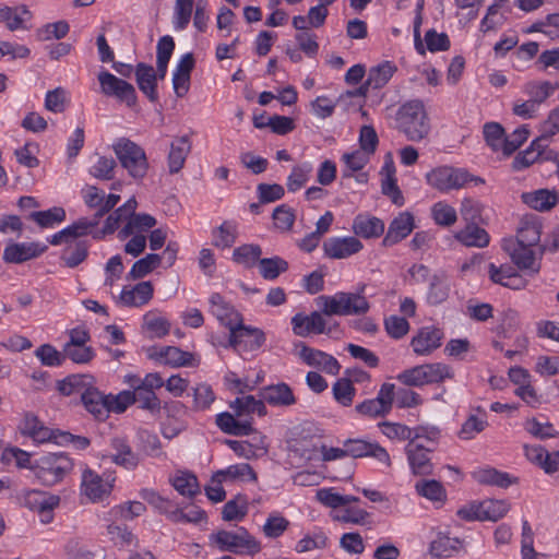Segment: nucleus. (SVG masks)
I'll use <instances>...</instances> for the list:
<instances>
[{
	"label": "nucleus",
	"instance_id": "obj_46",
	"mask_svg": "<svg viewBox=\"0 0 559 559\" xmlns=\"http://www.w3.org/2000/svg\"><path fill=\"white\" fill-rule=\"evenodd\" d=\"M450 286L447 280L439 275L431 277L427 293V302L431 306H438L449 297Z\"/></svg>",
	"mask_w": 559,
	"mask_h": 559
},
{
	"label": "nucleus",
	"instance_id": "obj_42",
	"mask_svg": "<svg viewBox=\"0 0 559 559\" xmlns=\"http://www.w3.org/2000/svg\"><path fill=\"white\" fill-rule=\"evenodd\" d=\"M131 386L133 388L134 403H136L140 408L148 411L152 414L159 413L160 400L154 391L142 388L134 382H131Z\"/></svg>",
	"mask_w": 559,
	"mask_h": 559
},
{
	"label": "nucleus",
	"instance_id": "obj_26",
	"mask_svg": "<svg viewBox=\"0 0 559 559\" xmlns=\"http://www.w3.org/2000/svg\"><path fill=\"white\" fill-rule=\"evenodd\" d=\"M414 218L409 212L401 213L389 226L382 240L384 247H391L406 238L414 229Z\"/></svg>",
	"mask_w": 559,
	"mask_h": 559
},
{
	"label": "nucleus",
	"instance_id": "obj_47",
	"mask_svg": "<svg viewBox=\"0 0 559 559\" xmlns=\"http://www.w3.org/2000/svg\"><path fill=\"white\" fill-rule=\"evenodd\" d=\"M479 508L483 521L496 522L507 514L510 504L506 500L488 499L479 502Z\"/></svg>",
	"mask_w": 559,
	"mask_h": 559
},
{
	"label": "nucleus",
	"instance_id": "obj_64",
	"mask_svg": "<svg viewBox=\"0 0 559 559\" xmlns=\"http://www.w3.org/2000/svg\"><path fill=\"white\" fill-rule=\"evenodd\" d=\"M539 136L537 142L542 140H551V138L559 132V106L552 109L547 120H545L539 128Z\"/></svg>",
	"mask_w": 559,
	"mask_h": 559
},
{
	"label": "nucleus",
	"instance_id": "obj_23",
	"mask_svg": "<svg viewBox=\"0 0 559 559\" xmlns=\"http://www.w3.org/2000/svg\"><path fill=\"white\" fill-rule=\"evenodd\" d=\"M135 81L139 90L147 97V99L156 104L159 100L158 92H157V83L156 76L154 74V68L151 64L139 62L135 66Z\"/></svg>",
	"mask_w": 559,
	"mask_h": 559
},
{
	"label": "nucleus",
	"instance_id": "obj_62",
	"mask_svg": "<svg viewBox=\"0 0 559 559\" xmlns=\"http://www.w3.org/2000/svg\"><path fill=\"white\" fill-rule=\"evenodd\" d=\"M193 0H176L174 24L176 29H185L191 19Z\"/></svg>",
	"mask_w": 559,
	"mask_h": 559
},
{
	"label": "nucleus",
	"instance_id": "obj_20",
	"mask_svg": "<svg viewBox=\"0 0 559 559\" xmlns=\"http://www.w3.org/2000/svg\"><path fill=\"white\" fill-rule=\"evenodd\" d=\"M114 480L115 478L111 481L104 480L97 473L86 468L82 475V491L92 501L102 500L110 493Z\"/></svg>",
	"mask_w": 559,
	"mask_h": 559
},
{
	"label": "nucleus",
	"instance_id": "obj_60",
	"mask_svg": "<svg viewBox=\"0 0 559 559\" xmlns=\"http://www.w3.org/2000/svg\"><path fill=\"white\" fill-rule=\"evenodd\" d=\"M289 521L278 513H272L263 525V533L269 538H277L288 528Z\"/></svg>",
	"mask_w": 559,
	"mask_h": 559
},
{
	"label": "nucleus",
	"instance_id": "obj_9",
	"mask_svg": "<svg viewBox=\"0 0 559 559\" xmlns=\"http://www.w3.org/2000/svg\"><path fill=\"white\" fill-rule=\"evenodd\" d=\"M296 355L308 366L316 367L329 374H337L341 369V365L332 355L309 347L304 342L295 344Z\"/></svg>",
	"mask_w": 559,
	"mask_h": 559
},
{
	"label": "nucleus",
	"instance_id": "obj_56",
	"mask_svg": "<svg viewBox=\"0 0 559 559\" xmlns=\"http://www.w3.org/2000/svg\"><path fill=\"white\" fill-rule=\"evenodd\" d=\"M332 392L338 404L343 406H350L356 394V389L350 383V380L341 378L333 384Z\"/></svg>",
	"mask_w": 559,
	"mask_h": 559
},
{
	"label": "nucleus",
	"instance_id": "obj_57",
	"mask_svg": "<svg viewBox=\"0 0 559 559\" xmlns=\"http://www.w3.org/2000/svg\"><path fill=\"white\" fill-rule=\"evenodd\" d=\"M382 427V432L390 439H399V440H418L420 435L416 432L413 435V429L399 423H382L380 425Z\"/></svg>",
	"mask_w": 559,
	"mask_h": 559
},
{
	"label": "nucleus",
	"instance_id": "obj_18",
	"mask_svg": "<svg viewBox=\"0 0 559 559\" xmlns=\"http://www.w3.org/2000/svg\"><path fill=\"white\" fill-rule=\"evenodd\" d=\"M265 334L262 330L246 326L241 323L230 326L229 345L237 348L241 343H247L251 350L259 349L265 343Z\"/></svg>",
	"mask_w": 559,
	"mask_h": 559
},
{
	"label": "nucleus",
	"instance_id": "obj_51",
	"mask_svg": "<svg viewBox=\"0 0 559 559\" xmlns=\"http://www.w3.org/2000/svg\"><path fill=\"white\" fill-rule=\"evenodd\" d=\"M171 484L174 488L182 496L193 497L200 491L199 483L197 477L191 473H179L177 474Z\"/></svg>",
	"mask_w": 559,
	"mask_h": 559
},
{
	"label": "nucleus",
	"instance_id": "obj_59",
	"mask_svg": "<svg viewBox=\"0 0 559 559\" xmlns=\"http://www.w3.org/2000/svg\"><path fill=\"white\" fill-rule=\"evenodd\" d=\"M484 138L493 151H503L504 129L498 122H487L484 126Z\"/></svg>",
	"mask_w": 559,
	"mask_h": 559
},
{
	"label": "nucleus",
	"instance_id": "obj_61",
	"mask_svg": "<svg viewBox=\"0 0 559 559\" xmlns=\"http://www.w3.org/2000/svg\"><path fill=\"white\" fill-rule=\"evenodd\" d=\"M37 152V143L27 142L22 147L16 148L14 155L19 164L27 168H35L39 165V159L36 157Z\"/></svg>",
	"mask_w": 559,
	"mask_h": 559
},
{
	"label": "nucleus",
	"instance_id": "obj_36",
	"mask_svg": "<svg viewBox=\"0 0 559 559\" xmlns=\"http://www.w3.org/2000/svg\"><path fill=\"white\" fill-rule=\"evenodd\" d=\"M462 547L459 538H452L448 535L438 534L430 543L429 552L437 558H449L457 552Z\"/></svg>",
	"mask_w": 559,
	"mask_h": 559
},
{
	"label": "nucleus",
	"instance_id": "obj_45",
	"mask_svg": "<svg viewBox=\"0 0 559 559\" xmlns=\"http://www.w3.org/2000/svg\"><path fill=\"white\" fill-rule=\"evenodd\" d=\"M288 263L281 257L264 258L259 261L260 274L264 280L273 281L286 272Z\"/></svg>",
	"mask_w": 559,
	"mask_h": 559
},
{
	"label": "nucleus",
	"instance_id": "obj_41",
	"mask_svg": "<svg viewBox=\"0 0 559 559\" xmlns=\"http://www.w3.org/2000/svg\"><path fill=\"white\" fill-rule=\"evenodd\" d=\"M157 356L164 360V364L171 367L192 366L194 359L193 354L176 346L162 347Z\"/></svg>",
	"mask_w": 559,
	"mask_h": 559
},
{
	"label": "nucleus",
	"instance_id": "obj_21",
	"mask_svg": "<svg viewBox=\"0 0 559 559\" xmlns=\"http://www.w3.org/2000/svg\"><path fill=\"white\" fill-rule=\"evenodd\" d=\"M47 249L36 242H16L8 245L3 251V260L7 263H23L27 260L39 257Z\"/></svg>",
	"mask_w": 559,
	"mask_h": 559
},
{
	"label": "nucleus",
	"instance_id": "obj_53",
	"mask_svg": "<svg viewBox=\"0 0 559 559\" xmlns=\"http://www.w3.org/2000/svg\"><path fill=\"white\" fill-rule=\"evenodd\" d=\"M88 255V247L84 241H78L75 242L74 247H67L62 254L61 260L64 262V264L74 269L81 263H83Z\"/></svg>",
	"mask_w": 559,
	"mask_h": 559
},
{
	"label": "nucleus",
	"instance_id": "obj_43",
	"mask_svg": "<svg viewBox=\"0 0 559 559\" xmlns=\"http://www.w3.org/2000/svg\"><path fill=\"white\" fill-rule=\"evenodd\" d=\"M211 312L221 321L222 324L230 330V326H236L233 323L231 316H237L234 309L225 302L223 296L218 293H213L210 297Z\"/></svg>",
	"mask_w": 559,
	"mask_h": 559
},
{
	"label": "nucleus",
	"instance_id": "obj_37",
	"mask_svg": "<svg viewBox=\"0 0 559 559\" xmlns=\"http://www.w3.org/2000/svg\"><path fill=\"white\" fill-rule=\"evenodd\" d=\"M397 68L391 61H383L369 70L367 85L372 90L382 88L396 72Z\"/></svg>",
	"mask_w": 559,
	"mask_h": 559
},
{
	"label": "nucleus",
	"instance_id": "obj_32",
	"mask_svg": "<svg viewBox=\"0 0 559 559\" xmlns=\"http://www.w3.org/2000/svg\"><path fill=\"white\" fill-rule=\"evenodd\" d=\"M265 401L263 399H255L253 395H246L237 397L230 407L236 413L237 417L251 416V414H258L259 416L266 415Z\"/></svg>",
	"mask_w": 559,
	"mask_h": 559
},
{
	"label": "nucleus",
	"instance_id": "obj_49",
	"mask_svg": "<svg viewBox=\"0 0 559 559\" xmlns=\"http://www.w3.org/2000/svg\"><path fill=\"white\" fill-rule=\"evenodd\" d=\"M248 512V502L245 496L237 495L234 499L225 503L222 511L224 521L242 520Z\"/></svg>",
	"mask_w": 559,
	"mask_h": 559
},
{
	"label": "nucleus",
	"instance_id": "obj_52",
	"mask_svg": "<svg viewBox=\"0 0 559 559\" xmlns=\"http://www.w3.org/2000/svg\"><path fill=\"white\" fill-rule=\"evenodd\" d=\"M248 477L250 480H257V474L253 471V468L247 464H237V465H230L224 471H218L214 475V480H217V483H222L223 480L230 478H243Z\"/></svg>",
	"mask_w": 559,
	"mask_h": 559
},
{
	"label": "nucleus",
	"instance_id": "obj_31",
	"mask_svg": "<svg viewBox=\"0 0 559 559\" xmlns=\"http://www.w3.org/2000/svg\"><path fill=\"white\" fill-rule=\"evenodd\" d=\"M238 225L235 221H224L212 229V245L218 249L230 248L237 239Z\"/></svg>",
	"mask_w": 559,
	"mask_h": 559
},
{
	"label": "nucleus",
	"instance_id": "obj_1",
	"mask_svg": "<svg viewBox=\"0 0 559 559\" xmlns=\"http://www.w3.org/2000/svg\"><path fill=\"white\" fill-rule=\"evenodd\" d=\"M393 128L408 141L419 142L426 139L430 132V123L424 103L413 99L401 105L394 115Z\"/></svg>",
	"mask_w": 559,
	"mask_h": 559
},
{
	"label": "nucleus",
	"instance_id": "obj_29",
	"mask_svg": "<svg viewBox=\"0 0 559 559\" xmlns=\"http://www.w3.org/2000/svg\"><path fill=\"white\" fill-rule=\"evenodd\" d=\"M191 151V143L187 135L180 136L170 144L168 167L170 174H177L185 165Z\"/></svg>",
	"mask_w": 559,
	"mask_h": 559
},
{
	"label": "nucleus",
	"instance_id": "obj_12",
	"mask_svg": "<svg viewBox=\"0 0 559 559\" xmlns=\"http://www.w3.org/2000/svg\"><path fill=\"white\" fill-rule=\"evenodd\" d=\"M347 456L352 457H373L377 461L391 465V459L388 451L377 442H368L361 439H348L344 442Z\"/></svg>",
	"mask_w": 559,
	"mask_h": 559
},
{
	"label": "nucleus",
	"instance_id": "obj_27",
	"mask_svg": "<svg viewBox=\"0 0 559 559\" xmlns=\"http://www.w3.org/2000/svg\"><path fill=\"white\" fill-rule=\"evenodd\" d=\"M522 202L531 210H551L559 203V195L555 190L538 189L532 192H524L521 195Z\"/></svg>",
	"mask_w": 559,
	"mask_h": 559
},
{
	"label": "nucleus",
	"instance_id": "obj_17",
	"mask_svg": "<svg viewBox=\"0 0 559 559\" xmlns=\"http://www.w3.org/2000/svg\"><path fill=\"white\" fill-rule=\"evenodd\" d=\"M156 224V218L150 214L127 212L124 225L118 231V238L123 240L132 235H144V233L151 230Z\"/></svg>",
	"mask_w": 559,
	"mask_h": 559
},
{
	"label": "nucleus",
	"instance_id": "obj_13",
	"mask_svg": "<svg viewBox=\"0 0 559 559\" xmlns=\"http://www.w3.org/2000/svg\"><path fill=\"white\" fill-rule=\"evenodd\" d=\"M322 314V311H313L309 316L296 313L290 321L294 334L300 337H306L311 333L330 334L332 328H326V321Z\"/></svg>",
	"mask_w": 559,
	"mask_h": 559
},
{
	"label": "nucleus",
	"instance_id": "obj_3",
	"mask_svg": "<svg viewBox=\"0 0 559 559\" xmlns=\"http://www.w3.org/2000/svg\"><path fill=\"white\" fill-rule=\"evenodd\" d=\"M210 542L221 551L235 555L254 556L262 548L261 543L243 526L235 531L218 530L210 535Z\"/></svg>",
	"mask_w": 559,
	"mask_h": 559
},
{
	"label": "nucleus",
	"instance_id": "obj_58",
	"mask_svg": "<svg viewBox=\"0 0 559 559\" xmlns=\"http://www.w3.org/2000/svg\"><path fill=\"white\" fill-rule=\"evenodd\" d=\"M488 273H489L490 280L495 284H500L502 286L511 287V288L518 287L511 282L512 280H518V275L512 272L511 266H508V265L497 266L496 264L490 263L488 265Z\"/></svg>",
	"mask_w": 559,
	"mask_h": 559
},
{
	"label": "nucleus",
	"instance_id": "obj_19",
	"mask_svg": "<svg viewBox=\"0 0 559 559\" xmlns=\"http://www.w3.org/2000/svg\"><path fill=\"white\" fill-rule=\"evenodd\" d=\"M81 402L85 409L98 419H105L110 412L109 396L95 388L94 382L84 390Z\"/></svg>",
	"mask_w": 559,
	"mask_h": 559
},
{
	"label": "nucleus",
	"instance_id": "obj_48",
	"mask_svg": "<svg viewBox=\"0 0 559 559\" xmlns=\"http://www.w3.org/2000/svg\"><path fill=\"white\" fill-rule=\"evenodd\" d=\"M425 385L440 383L444 379H452L454 373L450 366L442 362L423 365Z\"/></svg>",
	"mask_w": 559,
	"mask_h": 559
},
{
	"label": "nucleus",
	"instance_id": "obj_39",
	"mask_svg": "<svg viewBox=\"0 0 559 559\" xmlns=\"http://www.w3.org/2000/svg\"><path fill=\"white\" fill-rule=\"evenodd\" d=\"M162 263V255L148 253L144 258L135 261L127 275V280L135 281L145 277Z\"/></svg>",
	"mask_w": 559,
	"mask_h": 559
},
{
	"label": "nucleus",
	"instance_id": "obj_44",
	"mask_svg": "<svg viewBox=\"0 0 559 559\" xmlns=\"http://www.w3.org/2000/svg\"><path fill=\"white\" fill-rule=\"evenodd\" d=\"M262 249L259 245L249 243L242 245L234 249L233 260L242 264L245 267H252L257 262L260 261Z\"/></svg>",
	"mask_w": 559,
	"mask_h": 559
},
{
	"label": "nucleus",
	"instance_id": "obj_55",
	"mask_svg": "<svg viewBox=\"0 0 559 559\" xmlns=\"http://www.w3.org/2000/svg\"><path fill=\"white\" fill-rule=\"evenodd\" d=\"M35 356L44 366L48 367H59L66 360L63 350L59 352L50 344H43L37 347L35 350Z\"/></svg>",
	"mask_w": 559,
	"mask_h": 559
},
{
	"label": "nucleus",
	"instance_id": "obj_10",
	"mask_svg": "<svg viewBox=\"0 0 559 559\" xmlns=\"http://www.w3.org/2000/svg\"><path fill=\"white\" fill-rule=\"evenodd\" d=\"M102 459H109L112 463L127 471H134L141 462L140 454L134 452L128 440L122 437L110 439L109 450L107 453L102 454Z\"/></svg>",
	"mask_w": 559,
	"mask_h": 559
},
{
	"label": "nucleus",
	"instance_id": "obj_16",
	"mask_svg": "<svg viewBox=\"0 0 559 559\" xmlns=\"http://www.w3.org/2000/svg\"><path fill=\"white\" fill-rule=\"evenodd\" d=\"M543 219L535 213H525L518 225L514 240L521 243L539 246Z\"/></svg>",
	"mask_w": 559,
	"mask_h": 559
},
{
	"label": "nucleus",
	"instance_id": "obj_28",
	"mask_svg": "<svg viewBox=\"0 0 559 559\" xmlns=\"http://www.w3.org/2000/svg\"><path fill=\"white\" fill-rule=\"evenodd\" d=\"M353 230L357 237L378 238L384 231V223L378 217L359 214L353 222Z\"/></svg>",
	"mask_w": 559,
	"mask_h": 559
},
{
	"label": "nucleus",
	"instance_id": "obj_35",
	"mask_svg": "<svg viewBox=\"0 0 559 559\" xmlns=\"http://www.w3.org/2000/svg\"><path fill=\"white\" fill-rule=\"evenodd\" d=\"M473 478L481 485L497 486L500 488H508L514 479L506 472H500L496 468H480L473 472Z\"/></svg>",
	"mask_w": 559,
	"mask_h": 559
},
{
	"label": "nucleus",
	"instance_id": "obj_4",
	"mask_svg": "<svg viewBox=\"0 0 559 559\" xmlns=\"http://www.w3.org/2000/svg\"><path fill=\"white\" fill-rule=\"evenodd\" d=\"M121 167L135 180L145 177L148 163L145 151L128 138H119L111 145Z\"/></svg>",
	"mask_w": 559,
	"mask_h": 559
},
{
	"label": "nucleus",
	"instance_id": "obj_14",
	"mask_svg": "<svg viewBox=\"0 0 559 559\" xmlns=\"http://www.w3.org/2000/svg\"><path fill=\"white\" fill-rule=\"evenodd\" d=\"M364 248L362 242L354 236L331 237L323 242L324 254L330 259H347Z\"/></svg>",
	"mask_w": 559,
	"mask_h": 559
},
{
	"label": "nucleus",
	"instance_id": "obj_38",
	"mask_svg": "<svg viewBox=\"0 0 559 559\" xmlns=\"http://www.w3.org/2000/svg\"><path fill=\"white\" fill-rule=\"evenodd\" d=\"M107 212H96L92 218L82 217L73 224L66 227L70 240L92 235L95 233V227L99 224L100 218Z\"/></svg>",
	"mask_w": 559,
	"mask_h": 559
},
{
	"label": "nucleus",
	"instance_id": "obj_50",
	"mask_svg": "<svg viewBox=\"0 0 559 559\" xmlns=\"http://www.w3.org/2000/svg\"><path fill=\"white\" fill-rule=\"evenodd\" d=\"M417 493L431 501H443L445 499V490L441 483L435 479H423L415 485Z\"/></svg>",
	"mask_w": 559,
	"mask_h": 559
},
{
	"label": "nucleus",
	"instance_id": "obj_25",
	"mask_svg": "<svg viewBox=\"0 0 559 559\" xmlns=\"http://www.w3.org/2000/svg\"><path fill=\"white\" fill-rule=\"evenodd\" d=\"M153 284L150 281L141 282L133 287L124 286L119 302L126 307H141L153 298Z\"/></svg>",
	"mask_w": 559,
	"mask_h": 559
},
{
	"label": "nucleus",
	"instance_id": "obj_8",
	"mask_svg": "<svg viewBox=\"0 0 559 559\" xmlns=\"http://www.w3.org/2000/svg\"><path fill=\"white\" fill-rule=\"evenodd\" d=\"M100 92L107 97H114L118 102L126 104L128 107H134L138 102L135 87L117 78L108 71H100L97 75Z\"/></svg>",
	"mask_w": 559,
	"mask_h": 559
},
{
	"label": "nucleus",
	"instance_id": "obj_24",
	"mask_svg": "<svg viewBox=\"0 0 559 559\" xmlns=\"http://www.w3.org/2000/svg\"><path fill=\"white\" fill-rule=\"evenodd\" d=\"M443 332L440 329L425 326L413 337L411 345L417 355H429L440 347Z\"/></svg>",
	"mask_w": 559,
	"mask_h": 559
},
{
	"label": "nucleus",
	"instance_id": "obj_33",
	"mask_svg": "<svg viewBox=\"0 0 559 559\" xmlns=\"http://www.w3.org/2000/svg\"><path fill=\"white\" fill-rule=\"evenodd\" d=\"M455 238L467 247L484 248L489 243V235L476 224H467L465 228L457 231Z\"/></svg>",
	"mask_w": 559,
	"mask_h": 559
},
{
	"label": "nucleus",
	"instance_id": "obj_15",
	"mask_svg": "<svg viewBox=\"0 0 559 559\" xmlns=\"http://www.w3.org/2000/svg\"><path fill=\"white\" fill-rule=\"evenodd\" d=\"M431 450L417 440H411L405 447L407 461L414 475L426 476L433 472V464L429 457Z\"/></svg>",
	"mask_w": 559,
	"mask_h": 559
},
{
	"label": "nucleus",
	"instance_id": "obj_2",
	"mask_svg": "<svg viewBox=\"0 0 559 559\" xmlns=\"http://www.w3.org/2000/svg\"><path fill=\"white\" fill-rule=\"evenodd\" d=\"M366 285L357 292H337L332 296L321 295L317 298L322 313L325 316H362L370 309V304L364 296Z\"/></svg>",
	"mask_w": 559,
	"mask_h": 559
},
{
	"label": "nucleus",
	"instance_id": "obj_7",
	"mask_svg": "<svg viewBox=\"0 0 559 559\" xmlns=\"http://www.w3.org/2000/svg\"><path fill=\"white\" fill-rule=\"evenodd\" d=\"M428 183L441 191L460 189L466 182L475 180L484 182L483 179L472 177L466 170L450 166H441L432 169L426 175Z\"/></svg>",
	"mask_w": 559,
	"mask_h": 559
},
{
	"label": "nucleus",
	"instance_id": "obj_11",
	"mask_svg": "<svg viewBox=\"0 0 559 559\" xmlns=\"http://www.w3.org/2000/svg\"><path fill=\"white\" fill-rule=\"evenodd\" d=\"M60 503V497L40 490H29L24 496V506L39 514L40 521L48 524L52 521V511Z\"/></svg>",
	"mask_w": 559,
	"mask_h": 559
},
{
	"label": "nucleus",
	"instance_id": "obj_5",
	"mask_svg": "<svg viewBox=\"0 0 559 559\" xmlns=\"http://www.w3.org/2000/svg\"><path fill=\"white\" fill-rule=\"evenodd\" d=\"M72 468V460L63 452L43 455L32 466L35 477L45 486L61 481Z\"/></svg>",
	"mask_w": 559,
	"mask_h": 559
},
{
	"label": "nucleus",
	"instance_id": "obj_54",
	"mask_svg": "<svg viewBox=\"0 0 559 559\" xmlns=\"http://www.w3.org/2000/svg\"><path fill=\"white\" fill-rule=\"evenodd\" d=\"M97 159L90 168V174L100 180H111L115 177L117 163L112 157L96 155Z\"/></svg>",
	"mask_w": 559,
	"mask_h": 559
},
{
	"label": "nucleus",
	"instance_id": "obj_40",
	"mask_svg": "<svg viewBox=\"0 0 559 559\" xmlns=\"http://www.w3.org/2000/svg\"><path fill=\"white\" fill-rule=\"evenodd\" d=\"M558 87V83H550L548 81L535 82L531 81L524 85V93L528 99L537 107L545 102Z\"/></svg>",
	"mask_w": 559,
	"mask_h": 559
},
{
	"label": "nucleus",
	"instance_id": "obj_30",
	"mask_svg": "<svg viewBox=\"0 0 559 559\" xmlns=\"http://www.w3.org/2000/svg\"><path fill=\"white\" fill-rule=\"evenodd\" d=\"M142 497L146 500L155 510L167 516L174 523H178V518L181 516L179 513V507L173 501L159 496L153 490H143Z\"/></svg>",
	"mask_w": 559,
	"mask_h": 559
},
{
	"label": "nucleus",
	"instance_id": "obj_34",
	"mask_svg": "<svg viewBox=\"0 0 559 559\" xmlns=\"http://www.w3.org/2000/svg\"><path fill=\"white\" fill-rule=\"evenodd\" d=\"M91 382H94V378L91 374H70L57 382V390L64 396L72 394L82 395Z\"/></svg>",
	"mask_w": 559,
	"mask_h": 559
},
{
	"label": "nucleus",
	"instance_id": "obj_6",
	"mask_svg": "<svg viewBox=\"0 0 559 559\" xmlns=\"http://www.w3.org/2000/svg\"><path fill=\"white\" fill-rule=\"evenodd\" d=\"M501 247L511 258L512 262L520 270H527L530 274H537L540 270L538 262V249H534V245L521 243L513 237L503 238Z\"/></svg>",
	"mask_w": 559,
	"mask_h": 559
},
{
	"label": "nucleus",
	"instance_id": "obj_22",
	"mask_svg": "<svg viewBox=\"0 0 559 559\" xmlns=\"http://www.w3.org/2000/svg\"><path fill=\"white\" fill-rule=\"evenodd\" d=\"M259 396L269 405L276 407H288L297 402L292 388L285 382L262 388Z\"/></svg>",
	"mask_w": 559,
	"mask_h": 559
},
{
	"label": "nucleus",
	"instance_id": "obj_63",
	"mask_svg": "<svg viewBox=\"0 0 559 559\" xmlns=\"http://www.w3.org/2000/svg\"><path fill=\"white\" fill-rule=\"evenodd\" d=\"M259 204H267L282 199L285 194L284 188L277 183H260L257 187Z\"/></svg>",
	"mask_w": 559,
	"mask_h": 559
}]
</instances>
